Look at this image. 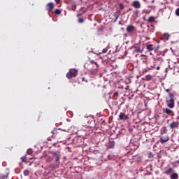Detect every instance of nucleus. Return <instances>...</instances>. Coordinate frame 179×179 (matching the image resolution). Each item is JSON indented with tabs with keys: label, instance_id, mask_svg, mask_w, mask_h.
Here are the masks:
<instances>
[{
	"label": "nucleus",
	"instance_id": "nucleus-1",
	"mask_svg": "<svg viewBox=\"0 0 179 179\" xmlns=\"http://www.w3.org/2000/svg\"><path fill=\"white\" fill-rule=\"evenodd\" d=\"M65 132H66L65 130L61 129L53 130L52 137L55 139H62V137L65 136Z\"/></svg>",
	"mask_w": 179,
	"mask_h": 179
},
{
	"label": "nucleus",
	"instance_id": "nucleus-2",
	"mask_svg": "<svg viewBox=\"0 0 179 179\" xmlns=\"http://www.w3.org/2000/svg\"><path fill=\"white\" fill-rule=\"evenodd\" d=\"M169 99H171V100L166 99L167 107H169V108H174V106L176 104L174 101V94L169 93Z\"/></svg>",
	"mask_w": 179,
	"mask_h": 179
},
{
	"label": "nucleus",
	"instance_id": "nucleus-3",
	"mask_svg": "<svg viewBox=\"0 0 179 179\" xmlns=\"http://www.w3.org/2000/svg\"><path fill=\"white\" fill-rule=\"evenodd\" d=\"M78 76V70L76 69H71L66 73L67 79H72V78H76Z\"/></svg>",
	"mask_w": 179,
	"mask_h": 179
},
{
	"label": "nucleus",
	"instance_id": "nucleus-4",
	"mask_svg": "<svg viewBox=\"0 0 179 179\" xmlns=\"http://www.w3.org/2000/svg\"><path fill=\"white\" fill-rule=\"evenodd\" d=\"M170 141V137L168 134L160 136L159 142L162 145H164V143L169 142Z\"/></svg>",
	"mask_w": 179,
	"mask_h": 179
},
{
	"label": "nucleus",
	"instance_id": "nucleus-5",
	"mask_svg": "<svg viewBox=\"0 0 179 179\" xmlns=\"http://www.w3.org/2000/svg\"><path fill=\"white\" fill-rule=\"evenodd\" d=\"M155 33V28L151 27L148 28V31H146V35L148 38H147V40H150V37H153V34Z\"/></svg>",
	"mask_w": 179,
	"mask_h": 179
},
{
	"label": "nucleus",
	"instance_id": "nucleus-6",
	"mask_svg": "<svg viewBox=\"0 0 179 179\" xmlns=\"http://www.w3.org/2000/svg\"><path fill=\"white\" fill-rule=\"evenodd\" d=\"M45 8H46V10H48V13L52 12V10L55 8L54 3L52 2L48 3L45 6Z\"/></svg>",
	"mask_w": 179,
	"mask_h": 179
},
{
	"label": "nucleus",
	"instance_id": "nucleus-7",
	"mask_svg": "<svg viewBox=\"0 0 179 179\" xmlns=\"http://www.w3.org/2000/svg\"><path fill=\"white\" fill-rule=\"evenodd\" d=\"M178 126H179V122L177 121V122H171L170 124H169V128L171 129H174L176 128H178Z\"/></svg>",
	"mask_w": 179,
	"mask_h": 179
},
{
	"label": "nucleus",
	"instance_id": "nucleus-8",
	"mask_svg": "<svg viewBox=\"0 0 179 179\" xmlns=\"http://www.w3.org/2000/svg\"><path fill=\"white\" fill-rule=\"evenodd\" d=\"M136 30V28H135L133 25H128L127 27V33H134Z\"/></svg>",
	"mask_w": 179,
	"mask_h": 179
},
{
	"label": "nucleus",
	"instance_id": "nucleus-9",
	"mask_svg": "<svg viewBox=\"0 0 179 179\" xmlns=\"http://www.w3.org/2000/svg\"><path fill=\"white\" fill-rule=\"evenodd\" d=\"M134 52H140L141 54L143 52V49L141 48V46L136 45L133 47Z\"/></svg>",
	"mask_w": 179,
	"mask_h": 179
},
{
	"label": "nucleus",
	"instance_id": "nucleus-10",
	"mask_svg": "<svg viewBox=\"0 0 179 179\" xmlns=\"http://www.w3.org/2000/svg\"><path fill=\"white\" fill-rule=\"evenodd\" d=\"M120 120H122L123 121H125L128 120V115H125L124 113H120L119 115Z\"/></svg>",
	"mask_w": 179,
	"mask_h": 179
},
{
	"label": "nucleus",
	"instance_id": "nucleus-11",
	"mask_svg": "<svg viewBox=\"0 0 179 179\" xmlns=\"http://www.w3.org/2000/svg\"><path fill=\"white\" fill-rule=\"evenodd\" d=\"M132 5L136 9H139V8H141V3H139L138 1H134Z\"/></svg>",
	"mask_w": 179,
	"mask_h": 179
},
{
	"label": "nucleus",
	"instance_id": "nucleus-12",
	"mask_svg": "<svg viewBox=\"0 0 179 179\" xmlns=\"http://www.w3.org/2000/svg\"><path fill=\"white\" fill-rule=\"evenodd\" d=\"M52 153V155H54V156L55 157V162H59V152H53Z\"/></svg>",
	"mask_w": 179,
	"mask_h": 179
},
{
	"label": "nucleus",
	"instance_id": "nucleus-13",
	"mask_svg": "<svg viewBox=\"0 0 179 179\" xmlns=\"http://www.w3.org/2000/svg\"><path fill=\"white\" fill-rule=\"evenodd\" d=\"M164 113H165L166 114H168L169 115H173V110H171L169 108L164 109Z\"/></svg>",
	"mask_w": 179,
	"mask_h": 179
},
{
	"label": "nucleus",
	"instance_id": "nucleus-14",
	"mask_svg": "<svg viewBox=\"0 0 179 179\" xmlns=\"http://www.w3.org/2000/svg\"><path fill=\"white\" fill-rule=\"evenodd\" d=\"M167 132H168L167 127H163L161 129V131H160L161 135H164V134H167Z\"/></svg>",
	"mask_w": 179,
	"mask_h": 179
},
{
	"label": "nucleus",
	"instance_id": "nucleus-15",
	"mask_svg": "<svg viewBox=\"0 0 179 179\" xmlns=\"http://www.w3.org/2000/svg\"><path fill=\"white\" fill-rule=\"evenodd\" d=\"M171 179H178V173H173L172 175H171Z\"/></svg>",
	"mask_w": 179,
	"mask_h": 179
},
{
	"label": "nucleus",
	"instance_id": "nucleus-16",
	"mask_svg": "<svg viewBox=\"0 0 179 179\" xmlns=\"http://www.w3.org/2000/svg\"><path fill=\"white\" fill-rule=\"evenodd\" d=\"M169 40L170 38V35L169 34H164V37H161V40Z\"/></svg>",
	"mask_w": 179,
	"mask_h": 179
},
{
	"label": "nucleus",
	"instance_id": "nucleus-17",
	"mask_svg": "<svg viewBox=\"0 0 179 179\" xmlns=\"http://www.w3.org/2000/svg\"><path fill=\"white\" fill-rule=\"evenodd\" d=\"M147 50H148L149 51H153V50H155V48H153V45L149 44L147 45Z\"/></svg>",
	"mask_w": 179,
	"mask_h": 179
},
{
	"label": "nucleus",
	"instance_id": "nucleus-18",
	"mask_svg": "<svg viewBox=\"0 0 179 179\" xmlns=\"http://www.w3.org/2000/svg\"><path fill=\"white\" fill-rule=\"evenodd\" d=\"M155 17L153 16H150L149 18H148V22L149 23H153V22H155Z\"/></svg>",
	"mask_w": 179,
	"mask_h": 179
},
{
	"label": "nucleus",
	"instance_id": "nucleus-19",
	"mask_svg": "<svg viewBox=\"0 0 179 179\" xmlns=\"http://www.w3.org/2000/svg\"><path fill=\"white\" fill-rule=\"evenodd\" d=\"M171 171H173V169L169 168V169L164 171V174H167V175L171 174Z\"/></svg>",
	"mask_w": 179,
	"mask_h": 179
},
{
	"label": "nucleus",
	"instance_id": "nucleus-20",
	"mask_svg": "<svg viewBox=\"0 0 179 179\" xmlns=\"http://www.w3.org/2000/svg\"><path fill=\"white\" fill-rule=\"evenodd\" d=\"M113 16H115V17H116V19H118V17H120V12L116 11L113 13Z\"/></svg>",
	"mask_w": 179,
	"mask_h": 179
},
{
	"label": "nucleus",
	"instance_id": "nucleus-21",
	"mask_svg": "<svg viewBox=\"0 0 179 179\" xmlns=\"http://www.w3.org/2000/svg\"><path fill=\"white\" fill-rule=\"evenodd\" d=\"M29 174H30V171L29 170L27 169L24 171V176H25V177H27Z\"/></svg>",
	"mask_w": 179,
	"mask_h": 179
},
{
	"label": "nucleus",
	"instance_id": "nucleus-22",
	"mask_svg": "<svg viewBox=\"0 0 179 179\" xmlns=\"http://www.w3.org/2000/svg\"><path fill=\"white\" fill-rule=\"evenodd\" d=\"M55 15H61V10H59V9H56V10H55Z\"/></svg>",
	"mask_w": 179,
	"mask_h": 179
},
{
	"label": "nucleus",
	"instance_id": "nucleus-23",
	"mask_svg": "<svg viewBox=\"0 0 179 179\" xmlns=\"http://www.w3.org/2000/svg\"><path fill=\"white\" fill-rule=\"evenodd\" d=\"M175 15L179 17V8L176 10Z\"/></svg>",
	"mask_w": 179,
	"mask_h": 179
},
{
	"label": "nucleus",
	"instance_id": "nucleus-24",
	"mask_svg": "<svg viewBox=\"0 0 179 179\" xmlns=\"http://www.w3.org/2000/svg\"><path fill=\"white\" fill-rule=\"evenodd\" d=\"M119 6H120V10H124V4L120 3Z\"/></svg>",
	"mask_w": 179,
	"mask_h": 179
},
{
	"label": "nucleus",
	"instance_id": "nucleus-25",
	"mask_svg": "<svg viewBox=\"0 0 179 179\" xmlns=\"http://www.w3.org/2000/svg\"><path fill=\"white\" fill-rule=\"evenodd\" d=\"M8 176H5V175H1L0 176V179H7Z\"/></svg>",
	"mask_w": 179,
	"mask_h": 179
},
{
	"label": "nucleus",
	"instance_id": "nucleus-26",
	"mask_svg": "<svg viewBox=\"0 0 179 179\" xmlns=\"http://www.w3.org/2000/svg\"><path fill=\"white\" fill-rule=\"evenodd\" d=\"M26 159H27V157H26V156H24V157H21V160L24 163L26 162Z\"/></svg>",
	"mask_w": 179,
	"mask_h": 179
},
{
	"label": "nucleus",
	"instance_id": "nucleus-27",
	"mask_svg": "<svg viewBox=\"0 0 179 179\" xmlns=\"http://www.w3.org/2000/svg\"><path fill=\"white\" fill-rule=\"evenodd\" d=\"M83 22H85V20L83 18H79L78 19V22L79 23H83Z\"/></svg>",
	"mask_w": 179,
	"mask_h": 179
},
{
	"label": "nucleus",
	"instance_id": "nucleus-28",
	"mask_svg": "<svg viewBox=\"0 0 179 179\" xmlns=\"http://www.w3.org/2000/svg\"><path fill=\"white\" fill-rule=\"evenodd\" d=\"M147 80H150L152 79V76H146Z\"/></svg>",
	"mask_w": 179,
	"mask_h": 179
},
{
	"label": "nucleus",
	"instance_id": "nucleus-29",
	"mask_svg": "<svg viewBox=\"0 0 179 179\" xmlns=\"http://www.w3.org/2000/svg\"><path fill=\"white\" fill-rule=\"evenodd\" d=\"M107 51H108L107 48H104V49H103V50H102V53H103V54H106V52H107Z\"/></svg>",
	"mask_w": 179,
	"mask_h": 179
},
{
	"label": "nucleus",
	"instance_id": "nucleus-30",
	"mask_svg": "<svg viewBox=\"0 0 179 179\" xmlns=\"http://www.w3.org/2000/svg\"><path fill=\"white\" fill-rule=\"evenodd\" d=\"M170 89H166L165 90V92H166V93H168V95H169V93H172V92H170Z\"/></svg>",
	"mask_w": 179,
	"mask_h": 179
},
{
	"label": "nucleus",
	"instance_id": "nucleus-31",
	"mask_svg": "<svg viewBox=\"0 0 179 179\" xmlns=\"http://www.w3.org/2000/svg\"><path fill=\"white\" fill-rule=\"evenodd\" d=\"M92 63L94 64L97 68H99V64H97V62L92 61Z\"/></svg>",
	"mask_w": 179,
	"mask_h": 179
},
{
	"label": "nucleus",
	"instance_id": "nucleus-32",
	"mask_svg": "<svg viewBox=\"0 0 179 179\" xmlns=\"http://www.w3.org/2000/svg\"><path fill=\"white\" fill-rule=\"evenodd\" d=\"M114 97H118V92H115L114 94Z\"/></svg>",
	"mask_w": 179,
	"mask_h": 179
},
{
	"label": "nucleus",
	"instance_id": "nucleus-33",
	"mask_svg": "<svg viewBox=\"0 0 179 179\" xmlns=\"http://www.w3.org/2000/svg\"><path fill=\"white\" fill-rule=\"evenodd\" d=\"M56 3H59V2H61V0H55Z\"/></svg>",
	"mask_w": 179,
	"mask_h": 179
},
{
	"label": "nucleus",
	"instance_id": "nucleus-34",
	"mask_svg": "<svg viewBox=\"0 0 179 179\" xmlns=\"http://www.w3.org/2000/svg\"><path fill=\"white\" fill-rule=\"evenodd\" d=\"M117 20H118V18H117V17H115V19L114 20V23H115V22H117Z\"/></svg>",
	"mask_w": 179,
	"mask_h": 179
},
{
	"label": "nucleus",
	"instance_id": "nucleus-35",
	"mask_svg": "<svg viewBox=\"0 0 179 179\" xmlns=\"http://www.w3.org/2000/svg\"><path fill=\"white\" fill-rule=\"evenodd\" d=\"M159 70H160V66L157 67V71H159Z\"/></svg>",
	"mask_w": 179,
	"mask_h": 179
},
{
	"label": "nucleus",
	"instance_id": "nucleus-36",
	"mask_svg": "<svg viewBox=\"0 0 179 179\" xmlns=\"http://www.w3.org/2000/svg\"><path fill=\"white\" fill-rule=\"evenodd\" d=\"M83 80L85 81V78H83ZM85 82L87 83V80H86Z\"/></svg>",
	"mask_w": 179,
	"mask_h": 179
},
{
	"label": "nucleus",
	"instance_id": "nucleus-37",
	"mask_svg": "<svg viewBox=\"0 0 179 179\" xmlns=\"http://www.w3.org/2000/svg\"><path fill=\"white\" fill-rule=\"evenodd\" d=\"M48 141H51V138L50 137H48Z\"/></svg>",
	"mask_w": 179,
	"mask_h": 179
},
{
	"label": "nucleus",
	"instance_id": "nucleus-38",
	"mask_svg": "<svg viewBox=\"0 0 179 179\" xmlns=\"http://www.w3.org/2000/svg\"><path fill=\"white\" fill-rule=\"evenodd\" d=\"M75 9H76V6H75ZM75 9L73 10H75Z\"/></svg>",
	"mask_w": 179,
	"mask_h": 179
},
{
	"label": "nucleus",
	"instance_id": "nucleus-39",
	"mask_svg": "<svg viewBox=\"0 0 179 179\" xmlns=\"http://www.w3.org/2000/svg\"><path fill=\"white\" fill-rule=\"evenodd\" d=\"M171 51H173V48H171Z\"/></svg>",
	"mask_w": 179,
	"mask_h": 179
},
{
	"label": "nucleus",
	"instance_id": "nucleus-40",
	"mask_svg": "<svg viewBox=\"0 0 179 179\" xmlns=\"http://www.w3.org/2000/svg\"><path fill=\"white\" fill-rule=\"evenodd\" d=\"M119 24H121V22H119Z\"/></svg>",
	"mask_w": 179,
	"mask_h": 179
},
{
	"label": "nucleus",
	"instance_id": "nucleus-41",
	"mask_svg": "<svg viewBox=\"0 0 179 179\" xmlns=\"http://www.w3.org/2000/svg\"><path fill=\"white\" fill-rule=\"evenodd\" d=\"M136 13H138V11H136Z\"/></svg>",
	"mask_w": 179,
	"mask_h": 179
},
{
	"label": "nucleus",
	"instance_id": "nucleus-42",
	"mask_svg": "<svg viewBox=\"0 0 179 179\" xmlns=\"http://www.w3.org/2000/svg\"><path fill=\"white\" fill-rule=\"evenodd\" d=\"M48 15H49L50 16H51V15H50V13H48Z\"/></svg>",
	"mask_w": 179,
	"mask_h": 179
},
{
	"label": "nucleus",
	"instance_id": "nucleus-43",
	"mask_svg": "<svg viewBox=\"0 0 179 179\" xmlns=\"http://www.w3.org/2000/svg\"><path fill=\"white\" fill-rule=\"evenodd\" d=\"M48 15H49L50 16H51V15H50V13H48Z\"/></svg>",
	"mask_w": 179,
	"mask_h": 179
},
{
	"label": "nucleus",
	"instance_id": "nucleus-44",
	"mask_svg": "<svg viewBox=\"0 0 179 179\" xmlns=\"http://www.w3.org/2000/svg\"><path fill=\"white\" fill-rule=\"evenodd\" d=\"M178 118H179V117H178Z\"/></svg>",
	"mask_w": 179,
	"mask_h": 179
}]
</instances>
